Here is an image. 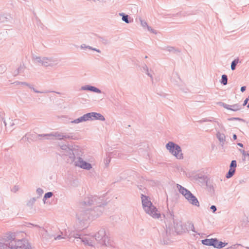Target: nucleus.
<instances>
[{
    "label": "nucleus",
    "mask_w": 249,
    "mask_h": 249,
    "mask_svg": "<svg viewBox=\"0 0 249 249\" xmlns=\"http://www.w3.org/2000/svg\"><path fill=\"white\" fill-rule=\"evenodd\" d=\"M141 197L143 208L146 213L154 218H159L160 214L156 208L152 205L148 197L143 195Z\"/></svg>",
    "instance_id": "nucleus-1"
},
{
    "label": "nucleus",
    "mask_w": 249,
    "mask_h": 249,
    "mask_svg": "<svg viewBox=\"0 0 249 249\" xmlns=\"http://www.w3.org/2000/svg\"><path fill=\"white\" fill-rule=\"evenodd\" d=\"M166 146L167 149L177 159H182L183 155L181 151L180 147L178 145L175 144L172 142H169L166 144Z\"/></svg>",
    "instance_id": "nucleus-2"
},
{
    "label": "nucleus",
    "mask_w": 249,
    "mask_h": 249,
    "mask_svg": "<svg viewBox=\"0 0 249 249\" xmlns=\"http://www.w3.org/2000/svg\"><path fill=\"white\" fill-rule=\"evenodd\" d=\"M179 192L188 199L193 205L199 206V202L196 198L194 196L190 191L181 186L178 187Z\"/></svg>",
    "instance_id": "nucleus-3"
},
{
    "label": "nucleus",
    "mask_w": 249,
    "mask_h": 249,
    "mask_svg": "<svg viewBox=\"0 0 249 249\" xmlns=\"http://www.w3.org/2000/svg\"><path fill=\"white\" fill-rule=\"evenodd\" d=\"M11 238L9 239V240H10L9 242V247L12 249H18V246L17 244H23L24 246L26 245H28V242L26 240H15V236L14 234H11L10 235Z\"/></svg>",
    "instance_id": "nucleus-4"
},
{
    "label": "nucleus",
    "mask_w": 249,
    "mask_h": 249,
    "mask_svg": "<svg viewBox=\"0 0 249 249\" xmlns=\"http://www.w3.org/2000/svg\"><path fill=\"white\" fill-rule=\"evenodd\" d=\"M75 163L76 166L86 169H89L91 167V165L89 163L83 161L80 158L78 159L75 161Z\"/></svg>",
    "instance_id": "nucleus-5"
},
{
    "label": "nucleus",
    "mask_w": 249,
    "mask_h": 249,
    "mask_svg": "<svg viewBox=\"0 0 249 249\" xmlns=\"http://www.w3.org/2000/svg\"><path fill=\"white\" fill-rule=\"evenodd\" d=\"M236 167V162L235 160H232L230 165V168L226 175V178H231L234 174L235 168Z\"/></svg>",
    "instance_id": "nucleus-6"
},
{
    "label": "nucleus",
    "mask_w": 249,
    "mask_h": 249,
    "mask_svg": "<svg viewBox=\"0 0 249 249\" xmlns=\"http://www.w3.org/2000/svg\"><path fill=\"white\" fill-rule=\"evenodd\" d=\"M213 244L212 246H213L214 247L216 248H222L224 247L227 245V243L218 241L217 239H213Z\"/></svg>",
    "instance_id": "nucleus-7"
},
{
    "label": "nucleus",
    "mask_w": 249,
    "mask_h": 249,
    "mask_svg": "<svg viewBox=\"0 0 249 249\" xmlns=\"http://www.w3.org/2000/svg\"><path fill=\"white\" fill-rule=\"evenodd\" d=\"M91 119H97L102 121L105 120L104 117L100 113L96 112H91Z\"/></svg>",
    "instance_id": "nucleus-8"
},
{
    "label": "nucleus",
    "mask_w": 249,
    "mask_h": 249,
    "mask_svg": "<svg viewBox=\"0 0 249 249\" xmlns=\"http://www.w3.org/2000/svg\"><path fill=\"white\" fill-rule=\"evenodd\" d=\"M223 106L224 107L228 109L232 110L233 111H237L240 109V107L238 105H234L231 106L230 107H229L227 105H224Z\"/></svg>",
    "instance_id": "nucleus-9"
},
{
    "label": "nucleus",
    "mask_w": 249,
    "mask_h": 249,
    "mask_svg": "<svg viewBox=\"0 0 249 249\" xmlns=\"http://www.w3.org/2000/svg\"><path fill=\"white\" fill-rule=\"evenodd\" d=\"M213 239H207L202 241V243L204 245L207 246H212L213 244Z\"/></svg>",
    "instance_id": "nucleus-10"
},
{
    "label": "nucleus",
    "mask_w": 249,
    "mask_h": 249,
    "mask_svg": "<svg viewBox=\"0 0 249 249\" xmlns=\"http://www.w3.org/2000/svg\"><path fill=\"white\" fill-rule=\"evenodd\" d=\"M91 119V113H89L86 114H85L82 117H81V120H83V121H86Z\"/></svg>",
    "instance_id": "nucleus-11"
},
{
    "label": "nucleus",
    "mask_w": 249,
    "mask_h": 249,
    "mask_svg": "<svg viewBox=\"0 0 249 249\" xmlns=\"http://www.w3.org/2000/svg\"><path fill=\"white\" fill-rule=\"evenodd\" d=\"M84 89H88L96 92H100V90L94 87L90 86L84 88Z\"/></svg>",
    "instance_id": "nucleus-12"
},
{
    "label": "nucleus",
    "mask_w": 249,
    "mask_h": 249,
    "mask_svg": "<svg viewBox=\"0 0 249 249\" xmlns=\"http://www.w3.org/2000/svg\"><path fill=\"white\" fill-rule=\"evenodd\" d=\"M17 246H18V248L23 249H30V246L29 245V243L28 245H26L25 246H24L23 244H17Z\"/></svg>",
    "instance_id": "nucleus-13"
},
{
    "label": "nucleus",
    "mask_w": 249,
    "mask_h": 249,
    "mask_svg": "<svg viewBox=\"0 0 249 249\" xmlns=\"http://www.w3.org/2000/svg\"><path fill=\"white\" fill-rule=\"evenodd\" d=\"M239 60L238 59H235L232 61L231 65V69L232 70H234L235 69V66L238 63Z\"/></svg>",
    "instance_id": "nucleus-14"
},
{
    "label": "nucleus",
    "mask_w": 249,
    "mask_h": 249,
    "mask_svg": "<svg viewBox=\"0 0 249 249\" xmlns=\"http://www.w3.org/2000/svg\"><path fill=\"white\" fill-rule=\"evenodd\" d=\"M221 82L224 85L227 84V77L226 75H223L222 76V81Z\"/></svg>",
    "instance_id": "nucleus-15"
},
{
    "label": "nucleus",
    "mask_w": 249,
    "mask_h": 249,
    "mask_svg": "<svg viewBox=\"0 0 249 249\" xmlns=\"http://www.w3.org/2000/svg\"><path fill=\"white\" fill-rule=\"evenodd\" d=\"M52 195L53 194L51 192H48L45 195L44 197L45 198H50L52 196Z\"/></svg>",
    "instance_id": "nucleus-16"
},
{
    "label": "nucleus",
    "mask_w": 249,
    "mask_h": 249,
    "mask_svg": "<svg viewBox=\"0 0 249 249\" xmlns=\"http://www.w3.org/2000/svg\"><path fill=\"white\" fill-rule=\"evenodd\" d=\"M122 19L126 23H128L129 22L128 20V16H124L123 17Z\"/></svg>",
    "instance_id": "nucleus-17"
},
{
    "label": "nucleus",
    "mask_w": 249,
    "mask_h": 249,
    "mask_svg": "<svg viewBox=\"0 0 249 249\" xmlns=\"http://www.w3.org/2000/svg\"><path fill=\"white\" fill-rule=\"evenodd\" d=\"M82 121H83V120H81V117H80V118L74 120L73 122H74L75 123H80Z\"/></svg>",
    "instance_id": "nucleus-18"
},
{
    "label": "nucleus",
    "mask_w": 249,
    "mask_h": 249,
    "mask_svg": "<svg viewBox=\"0 0 249 249\" xmlns=\"http://www.w3.org/2000/svg\"><path fill=\"white\" fill-rule=\"evenodd\" d=\"M211 209H212L213 212H214L216 210V208L215 206H213V205L211 207Z\"/></svg>",
    "instance_id": "nucleus-19"
},
{
    "label": "nucleus",
    "mask_w": 249,
    "mask_h": 249,
    "mask_svg": "<svg viewBox=\"0 0 249 249\" xmlns=\"http://www.w3.org/2000/svg\"><path fill=\"white\" fill-rule=\"evenodd\" d=\"M245 89H246V87H242L241 88V91L242 92H244L245 90Z\"/></svg>",
    "instance_id": "nucleus-20"
},
{
    "label": "nucleus",
    "mask_w": 249,
    "mask_h": 249,
    "mask_svg": "<svg viewBox=\"0 0 249 249\" xmlns=\"http://www.w3.org/2000/svg\"><path fill=\"white\" fill-rule=\"evenodd\" d=\"M248 99H246L244 101V104H243V105H244V106H245V105L247 104V103H248Z\"/></svg>",
    "instance_id": "nucleus-21"
},
{
    "label": "nucleus",
    "mask_w": 249,
    "mask_h": 249,
    "mask_svg": "<svg viewBox=\"0 0 249 249\" xmlns=\"http://www.w3.org/2000/svg\"><path fill=\"white\" fill-rule=\"evenodd\" d=\"M243 155H244L245 157L246 156H247L249 157V154H246L244 151H243Z\"/></svg>",
    "instance_id": "nucleus-22"
},
{
    "label": "nucleus",
    "mask_w": 249,
    "mask_h": 249,
    "mask_svg": "<svg viewBox=\"0 0 249 249\" xmlns=\"http://www.w3.org/2000/svg\"><path fill=\"white\" fill-rule=\"evenodd\" d=\"M233 138L234 140H236L237 137H236V135L235 134H234L233 136Z\"/></svg>",
    "instance_id": "nucleus-23"
},
{
    "label": "nucleus",
    "mask_w": 249,
    "mask_h": 249,
    "mask_svg": "<svg viewBox=\"0 0 249 249\" xmlns=\"http://www.w3.org/2000/svg\"><path fill=\"white\" fill-rule=\"evenodd\" d=\"M87 244H89V245H91V243H89V242H88V243H87Z\"/></svg>",
    "instance_id": "nucleus-24"
},
{
    "label": "nucleus",
    "mask_w": 249,
    "mask_h": 249,
    "mask_svg": "<svg viewBox=\"0 0 249 249\" xmlns=\"http://www.w3.org/2000/svg\"><path fill=\"white\" fill-rule=\"evenodd\" d=\"M239 145L240 146H242V144H239Z\"/></svg>",
    "instance_id": "nucleus-25"
},
{
    "label": "nucleus",
    "mask_w": 249,
    "mask_h": 249,
    "mask_svg": "<svg viewBox=\"0 0 249 249\" xmlns=\"http://www.w3.org/2000/svg\"><path fill=\"white\" fill-rule=\"evenodd\" d=\"M57 238H59V237H57V238H55V239H57Z\"/></svg>",
    "instance_id": "nucleus-26"
},
{
    "label": "nucleus",
    "mask_w": 249,
    "mask_h": 249,
    "mask_svg": "<svg viewBox=\"0 0 249 249\" xmlns=\"http://www.w3.org/2000/svg\"><path fill=\"white\" fill-rule=\"evenodd\" d=\"M57 238H59V237H57V238H55V239H57Z\"/></svg>",
    "instance_id": "nucleus-27"
}]
</instances>
